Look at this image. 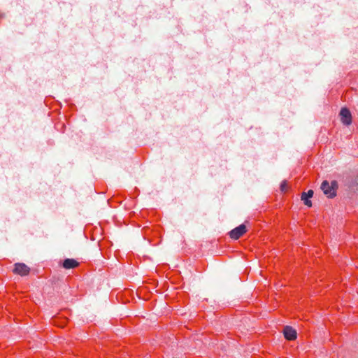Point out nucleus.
Instances as JSON below:
<instances>
[{"mask_svg":"<svg viewBox=\"0 0 358 358\" xmlns=\"http://www.w3.org/2000/svg\"><path fill=\"white\" fill-rule=\"evenodd\" d=\"M340 117L341 122L346 125L349 126L352 123V115L350 111L346 108H343L340 111Z\"/></svg>","mask_w":358,"mask_h":358,"instance_id":"2","label":"nucleus"},{"mask_svg":"<svg viewBox=\"0 0 358 358\" xmlns=\"http://www.w3.org/2000/svg\"><path fill=\"white\" fill-rule=\"evenodd\" d=\"M287 182L283 180L280 184V190L282 192H285L287 190Z\"/></svg>","mask_w":358,"mask_h":358,"instance_id":"8","label":"nucleus"},{"mask_svg":"<svg viewBox=\"0 0 358 358\" xmlns=\"http://www.w3.org/2000/svg\"><path fill=\"white\" fill-rule=\"evenodd\" d=\"M321 189L327 197L332 198L336 196L335 189L327 180L322 182Z\"/></svg>","mask_w":358,"mask_h":358,"instance_id":"3","label":"nucleus"},{"mask_svg":"<svg viewBox=\"0 0 358 358\" xmlns=\"http://www.w3.org/2000/svg\"><path fill=\"white\" fill-rule=\"evenodd\" d=\"M313 196V191L310 189L308 192H303L301 194V200L303 201L304 204L308 207L312 206V202L309 199Z\"/></svg>","mask_w":358,"mask_h":358,"instance_id":"6","label":"nucleus"},{"mask_svg":"<svg viewBox=\"0 0 358 358\" xmlns=\"http://www.w3.org/2000/svg\"><path fill=\"white\" fill-rule=\"evenodd\" d=\"M283 334L285 338L289 341H293L296 338V330L289 326H286L284 328Z\"/></svg>","mask_w":358,"mask_h":358,"instance_id":"5","label":"nucleus"},{"mask_svg":"<svg viewBox=\"0 0 358 358\" xmlns=\"http://www.w3.org/2000/svg\"><path fill=\"white\" fill-rule=\"evenodd\" d=\"M29 271L30 268L23 263H16L15 264L13 272L16 274L22 276L27 275L29 273Z\"/></svg>","mask_w":358,"mask_h":358,"instance_id":"4","label":"nucleus"},{"mask_svg":"<svg viewBox=\"0 0 358 358\" xmlns=\"http://www.w3.org/2000/svg\"><path fill=\"white\" fill-rule=\"evenodd\" d=\"M247 231V228L245 224H242L229 232L230 238L234 240L238 239Z\"/></svg>","mask_w":358,"mask_h":358,"instance_id":"1","label":"nucleus"},{"mask_svg":"<svg viewBox=\"0 0 358 358\" xmlns=\"http://www.w3.org/2000/svg\"><path fill=\"white\" fill-rule=\"evenodd\" d=\"M79 263L74 259H66L62 264L65 269L74 268L78 267Z\"/></svg>","mask_w":358,"mask_h":358,"instance_id":"7","label":"nucleus"}]
</instances>
